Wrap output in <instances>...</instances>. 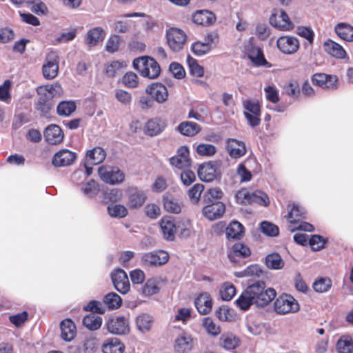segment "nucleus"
<instances>
[{"mask_svg":"<svg viewBox=\"0 0 353 353\" xmlns=\"http://www.w3.org/2000/svg\"><path fill=\"white\" fill-rule=\"evenodd\" d=\"M223 196V192L219 187H214L208 189L203 194V201L205 203L216 202V200L221 199Z\"/></svg>","mask_w":353,"mask_h":353,"instance_id":"49530a36","label":"nucleus"},{"mask_svg":"<svg viewBox=\"0 0 353 353\" xmlns=\"http://www.w3.org/2000/svg\"><path fill=\"white\" fill-rule=\"evenodd\" d=\"M332 286V281L328 278H321L313 284L314 290L320 293L327 292Z\"/></svg>","mask_w":353,"mask_h":353,"instance_id":"0e129e2a","label":"nucleus"},{"mask_svg":"<svg viewBox=\"0 0 353 353\" xmlns=\"http://www.w3.org/2000/svg\"><path fill=\"white\" fill-rule=\"evenodd\" d=\"M76 110V104L72 101H63L57 105V111L59 115L68 117Z\"/></svg>","mask_w":353,"mask_h":353,"instance_id":"3c124183","label":"nucleus"},{"mask_svg":"<svg viewBox=\"0 0 353 353\" xmlns=\"http://www.w3.org/2000/svg\"><path fill=\"white\" fill-rule=\"evenodd\" d=\"M124 345L117 338H111L103 345V353H123Z\"/></svg>","mask_w":353,"mask_h":353,"instance_id":"58836bf2","label":"nucleus"},{"mask_svg":"<svg viewBox=\"0 0 353 353\" xmlns=\"http://www.w3.org/2000/svg\"><path fill=\"white\" fill-rule=\"evenodd\" d=\"M76 154L68 150H61L57 152L52 159V164L57 167L67 166L73 163Z\"/></svg>","mask_w":353,"mask_h":353,"instance_id":"5701e85b","label":"nucleus"},{"mask_svg":"<svg viewBox=\"0 0 353 353\" xmlns=\"http://www.w3.org/2000/svg\"><path fill=\"white\" fill-rule=\"evenodd\" d=\"M284 264L283 260L278 253H272L265 257V265L269 269L281 270Z\"/></svg>","mask_w":353,"mask_h":353,"instance_id":"a18cd8bd","label":"nucleus"},{"mask_svg":"<svg viewBox=\"0 0 353 353\" xmlns=\"http://www.w3.org/2000/svg\"><path fill=\"white\" fill-rule=\"evenodd\" d=\"M215 19L214 14L208 10H198L192 15V21L201 26H210Z\"/></svg>","mask_w":353,"mask_h":353,"instance_id":"473e14b6","label":"nucleus"},{"mask_svg":"<svg viewBox=\"0 0 353 353\" xmlns=\"http://www.w3.org/2000/svg\"><path fill=\"white\" fill-rule=\"evenodd\" d=\"M269 21L271 26L279 30L289 31L294 27L288 14L282 9H273Z\"/></svg>","mask_w":353,"mask_h":353,"instance_id":"0eeeda50","label":"nucleus"},{"mask_svg":"<svg viewBox=\"0 0 353 353\" xmlns=\"http://www.w3.org/2000/svg\"><path fill=\"white\" fill-rule=\"evenodd\" d=\"M61 338L66 341H72L77 334L76 326L70 319H65L60 324Z\"/></svg>","mask_w":353,"mask_h":353,"instance_id":"2f4dec72","label":"nucleus"},{"mask_svg":"<svg viewBox=\"0 0 353 353\" xmlns=\"http://www.w3.org/2000/svg\"><path fill=\"white\" fill-rule=\"evenodd\" d=\"M37 92L39 95L37 108L43 113H47L53 106L52 99L61 95L63 90L59 83L41 85L37 88Z\"/></svg>","mask_w":353,"mask_h":353,"instance_id":"f257e3e1","label":"nucleus"},{"mask_svg":"<svg viewBox=\"0 0 353 353\" xmlns=\"http://www.w3.org/2000/svg\"><path fill=\"white\" fill-rule=\"evenodd\" d=\"M127 205L130 208H139L146 200L145 194L136 187H130L127 189Z\"/></svg>","mask_w":353,"mask_h":353,"instance_id":"dca6fc26","label":"nucleus"},{"mask_svg":"<svg viewBox=\"0 0 353 353\" xmlns=\"http://www.w3.org/2000/svg\"><path fill=\"white\" fill-rule=\"evenodd\" d=\"M193 339L190 334L182 333L175 340L174 350L179 353H185L192 350Z\"/></svg>","mask_w":353,"mask_h":353,"instance_id":"cd10ccee","label":"nucleus"},{"mask_svg":"<svg viewBox=\"0 0 353 353\" xmlns=\"http://www.w3.org/2000/svg\"><path fill=\"white\" fill-rule=\"evenodd\" d=\"M249 294V291L246 288L245 290L241 294L239 297L235 301V303L236 304L237 307L242 310H248L251 305H254L252 298Z\"/></svg>","mask_w":353,"mask_h":353,"instance_id":"de8ad7c7","label":"nucleus"},{"mask_svg":"<svg viewBox=\"0 0 353 353\" xmlns=\"http://www.w3.org/2000/svg\"><path fill=\"white\" fill-rule=\"evenodd\" d=\"M110 333L118 335L127 334L130 332V322L125 316H115L110 319L105 323Z\"/></svg>","mask_w":353,"mask_h":353,"instance_id":"9b49d317","label":"nucleus"},{"mask_svg":"<svg viewBox=\"0 0 353 353\" xmlns=\"http://www.w3.org/2000/svg\"><path fill=\"white\" fill-rule=\"evenodd\" d=\"M236 294V288L231 283H225L220 289V295L224 301H230Z\"/></svg>","mask_w":353,"mask_h":353,"instance_id":"13d9d810","label":"nucleus"},{"mask_svg":"<svg viewBox=\"0 0 353 353\" xmlns=\"http://www.w3.org/2000/svg\"><path fill=\"white\" fill-rule=\"evenodd\" d=\"M106 153L101 147H95L86 154L85 161L90 165H97L105 159Z\"/></svg>","mask_w":353,"mask_h":353,"instance_id":"c9c22d12","label":"nucleus"},{"mask_svg":"<svg viewBox=\"0 0 353 353\" xmlns=\"http://www.w3.org/2000/svg\"><path fill=\"white\" fill-rule=\"evenodd\" d=\"M254 305L264 307L269 304L276 296V291L272 288H266L263 281H257L247 287Z\"/></svg>","mask_w":353,"mask_h":353,"instance_id":"f03ea898","label":"nucleus"},{"mask_svg":"<svg viewBox=\"0 0 353 353\" xmlns=\"http://www.w3.org/2000/svg\"><path fill=\"white\" fill-rule=\"evenodd\" d=\"M235 198L236 202L239 204H252V192L245 188L237 191Z\"/></svg>","mask_w":353,"mask_h":353,"instance_id":"680f3d73","label":"nucleus"},{"mask_svg":"<svg viewBox=\"0 0 353 353\" xmlns=\"http://www.w3.org/2000/svg\"><path fill=\"white\" fill-rule=\"evenodd\" d=\"M312 81L313 84L322 88L334 90L337 88L338 78L334 75L317 73L313 75Z\"/></svg>","mask_w":353,"mask_h":353,"instance_id":"a211bd4d","label":"nucleus"},{"mask_svg":"<svg viewBox=\"0 0 353 353\" xmlns=\"http://www.w3.org/2000/svg\"><path fill=\"white\" fill-rule=\"evenodd\" d=\"M81 191L88 197H93L97 194L99 188L97 182L90 180L85 185L81 188Z\"/></svg>","mask_w":353,"mask_h":353,"instance_id":"338daca9","label":"nucleus"},{"mask_svg":"<svg viewBox=\"0 0 353 353\" xmlns=\"http://www.w3.org/2000/svg\"><path fill=\"white\" fill-rule=\"evenodd\" d=\"M167 43L174 52L181 50L187 41L185 32L179 28H170L166 32Z\"/></svg>","mask_w":353,"mask_h":353,"instance_id":"6e6552de","label":"nucleus"},{"mask_svg":"<svg viewBox=\"0 0 353 353\" xmlns=\"http://www.w3.org/2000/svg\"><path fill=\"white\" fill-rule=\"evenodd\" d=\"M59 57L57 52H49L45 59L42 66L43 76L46 79L51 80L54 79L59 72Z\"/></svg>","mask_w":353,"mask_h":353,"instance_id":"423d86ee","label":"nucleus"},{"mask_svg":"<svg viewBox=\"0 0 353 353\" xmlns=\"http://www.w3.org/2000/svg\"><path fill=\"white\" fill-rule=\"evenodd\" d=\"M336 34L343 40L353 41V26L346 23H338L334 28Z\"/></svg>","mask_w":353,"mask_h":353,"instance_id":"4c0bfd02","label":"nucleus"},{"mask_svg":"<svg viewBox=\"0 0 353 353\" xmlns=\"http://www.w3.org/2000/svg\"><path fill=\"white\" fill-rule=\"evenodd\" d=\"M339 353H352L353 352V341L347 337H341L336 343Z\"/></svg>","mask_w":353,"mask_h":353,"instance_id":"864d4df0","label":"nucleus"},{"mask_svg":"<svg viewBox=\"0 0 353 353\" xmlns=\"http://www.w3.org/2000/svg\"><path fill=\"white\" fill-rule=\"evenodd\" d=\"M243 226L238 221H232L226 228V236L228 239H239L243 235Z\"/></svg>","mask_w":353,"mask_h":353,"instance_id":"79ce46f5","label":"nucleus"},{"mask_svg":"<svg viewBox=\"0 0 353 353\" xmlns=\"http://www.w3.org/2000/svg\"><path fill=\"white\" fill-rule=\"evenodd\" d=\"M262 273H263V271L259 265H251L243 271L235 272L234 275L239 278L248 277V276H254V277L259 278L261 276Z\"/></svg>","mask_w":353,"mask_h":353,"instance_id":"8fccbe9b","label":"nucleus"},{"mask_svg":"<svg viewBox=\"0 0 353 353\" xmlns=\"http://www.w3.org/2000/svg\"><path fill=\"white\" fill-rule=\"evenodd\" d=\"M161 229L165 239L174 240L176 232V224L170 216L163 217L160 223Z\"/></svg>","mask_w":353,"mask_h":353,"instance_id":"393cba45","label":"nucleus"},{"mask_svg":"<svg viewBox=\"0 0 353 353\" xmlns=\"http://www.w3.org/2000/svg\"><path fill=\"white\" fill-rule=\"evenodd\" d=\"M244 51L248 55V58L256 65H265L267 61L264 58L262 50L254 46L252 43L251 39L245 41Z\"/></svg>","mask_w":353,"mask_h":353,"instance_id":"f8f14e48","label":"nucleus"},{"mask_svg":"<svg viewBox=\"0 0 353 353\" xmlns=\"http://www.w3.org/2000/svg\"><path fill=\"white\" fill-rule=\"evenodd\" d=\"M203 190L204 185L200 183H196L192 187L188 190V196L190 201L194 204L198 203L201 198V194Z\"/></svg>","mask_w":353,"mask_h":353,"instance_id":"bf43d9fd","label":"nucleus"},{"mask_svg":"<svg viewBox=\"0 0 353 353\" xmlns=\"http://www.w3.org/2000/svg\"><path fill=\"white\" fill-rule=\"evenodd\" d=\"M103 302L110 309H117L121 305L122 299L117 294L111 292L104 296Z\"/></svg>","mask_w":353,"mask_h":353,"instance_id":"4d7b16f0","label":"nucleus"},{"mask_svg":"<svg viewBox=\"0 0 353 353\" xmlns=\"http://www.w3.org/2000/svg\"><path fill=\"white\" fill-rule=\"evenodd\" d=\"M251 254L250 248L245 244L238 242L233 245L232 252L228 254L231 261L236 262V256L247 257Z\"/></svg>","mask_w":353,"mask_h":353,"instance_id":"a19ab883","label":"nucleus"},{"mask_svg":"<svg viewBox=\"0 0 353 353\" xmlns=\"http://www.w3.org/2000/svg\"><path fill=\"white\" fill-rule=\"evenodd\" d=\"M125 66V64L124 62L113 61L106 65L105 72L108 76L113 77L116 76L120 72V70Z\"/></svg>","mask_w":353,"mask_h":353,"instance_id":"e2e57ef3","label":"nucleus"},{"mask_svg":"<svg viewBox=\"0 0 353 353\" xmlns=\"http://www.w3.org/2000/svg\"><path fill=\"white\" fill-rule=\"evenodd\" d=\"M169 260L167 252L159 250L145 253L142 255L141 261L143 265L154 267L165 264Z\"/></svg>","mask_w":353,"mask_h":353,"instance_id":"9d476101","label":"nucleus"},{"mask_svg":"<svg viewBox=\"0 0 353 353\" xmlns=\"http://www.w3.org/2000/svg\"><path fill=\"white\" fill-rule=\"evenodd\" d=\"M276 46L282 53L292 54L298 50L299 41L292 36H282L277 39Z\"/></svg>","mask_w":353,"mask_h":353,"instance_id":"ddd939ff","label":"nucleus"},{"mask_svg":"<svg viewBox=\"0 0 353 353\" xmlns=\"http://www.w3.org/2000/svg\"><path fill=\"white\" fill-rule=\"evenodd\" d=\"M160 278H152L146 281L142 288L141 294L145 296H150L157 294L159 292Z\"/></svg>","mask_w":353,"mask_h":353,"instance_id":"ea45409f","label":"nucleus"},{"mask_svg":"<svg viewBox=\"0 0 353 353\" xmlns=\"http://www.w3.org/2000/svg\"><path fill=\"white\" fill-rule=\"evenodd\" d=\"M274 305L275 312L279 314L294 313L299 310L297 301L292 296L286 294L279 296Z\"/></svg>","mask_w":353,"mask_h":353,"instance_id":"39448f33","label":"nucleus"},{"mask_svg":"<svg viewBox=\"0 0 353 353\" xmlns=\"http://www.w3.org/2000/svg\"><path fill=\"white\" fill-rule=\"evenodd\" d=\"M99 346V341L95 336H88L84 341L75 346L74 353H93Z\"/></svg>","mask_w":353,"mask_h":353,"instance_id":"c85d7f7f","label":"nucleus"},{"mask_svg":"<svg viewBox=\"0 0 353 353\" xmlns=\"http://www.w3.org/2000/svg\"><path fill=\"white\" fill-rule=\"evenodd\" d=\"M221 345L227 350L235 349L239 345V339L231 333L223 334L220 338Z\"/></svg>","mask_w":353,"mask_h":353,"instance_id":"c03bdc74","label":"nucleus"},{"mask_svg":"<svg viewBox=\"0 0 353 353\" xmlns=\"http://www.w3.org/2000/svg\"><path fill=\"white\" fill-rule=\"evenodd\" d=\"M105 37V32L101 27H94L90 29L85 37V43L92 48L103 41Z\"/></svg>","mask_w":353,"mask_h":353,"instance_id":"412c9836","label":"nucleus"},{"mask_svg":"<svg viewBox=\"0 0 353 353\" xmlns=\"http://www.w3.org/2000/svg\"><path fill=\"white\" fill-rule=\"evenodd\" d=\"M133 67L143 77L150 79L157 78L161 72V68L159 63L150 57H141L133 61Z\"/></svg>","mask_w":353,"mask_h":353,"instance_id":"7ed1b4c3","label":"nucleus"},{"mask_svg":"<svg viewBox=\"0 0 353 353\" xmlns=\"http://www.w3.org/2000/svg\"><path fill=\"white\" fill-rule=\"evenodd\" d=\"M188 63L189 65L190 72L191 74L196 77H201L203 76V68L201 65H200L194 59L188 57Z\"/></svg>","mask_w":353,"mask_h":353,"instance_id":"69168bd1","label":"nucleus"},{"mask_svg":"<svg viewBox=\"0 0 353 353\" xmlns=\"http://www.w3.org/2000/svg\"><path fill=\"white\" fill-rule=\"evenodd\" d=\"M100 179L110 185L120 184L125 180V174L117 167L102 165L98 169Z\"/></svg>","mask_w":353,"mask_h":353,"instance_id":"20e7f679","label":"nucleus"},{"mask_svg":"<svg viewBox=\"0 0 353 353\" xmlns=\"http://www.w3.org/2000/svg\"><path fill=\"white\" fill-rule=\"evenodd\" d=\"M215 315L221 321H231L234 319V311L228 306L223 305L215 311Z\"/></svg>","mask_w":353,"mask_h":353,"instance_id":"5fc2aeb1","label":"nucleus"},{"mask_svg":"<svg viewBox=\"0 0 353 353\" xmlns=\"http://www.w3.org/2000/svg\"><path fill=\"white\" fill-rule=\"evenodd\" d=\"M257 203L261 205L268 206L270 203L268 195L260 190L252 192V203Z\"/></svg>","mask_w":353,"mask_h":353,"instance_id":"774afa93","label":"nucleus"},{"mask_svg":"<svg viewBox=\"0 0 353 353\" xmlns=\"http://www.w3.org/2000/svg\"><path fill=\"white\" fill-rule=\"evenodd\" d=\"M198 312L203 315L210 312L212 307V303L210 296L208 293L201 294L194 301Z\"/></svg>","mask_w":353,"mask_h":353,"instance_id":"c756f323","label":"nucleus"},{"mask_svg":"<svg viewBox=\"0 0 353 353\" xmlns=\"http://www.w3.org/2000/svg\"><path fill=\"white\" fill-rule=\"evenodd\" d=\"M323 48L325 51L333 57L343 59L346 56V52L343 48L332 40L325 41L323 43Z\"/></svg>","mask_w":353,"mask_h":353,"instance_id":"72a5a7b5","label":"nucleus"},{"mask_svg":"<svg viewBox=\"0 0 353 353\" xmlns=\"http://www.w3.org/2000/svg\"><path fill=\"white\" fill-rule=\"evenodd\" d=\"M83 324L90 330H97L102 325V318L95 314L90 313L83 318Z\"/></svg>","mask_w":353,"mask_h":353,"instance_id":"37998d69","label":"nucleus"},{"mask_svg":"<svg viewBox=\"0 0 353 353\" xmlns=\"http://www.w3.org/2000/svg\"><path fill=\"white\" fill-rule=\"evenodd\" d=\"M225 211L223 203L218 201L208 203L202 210L203 215L208 220L213 221L221 218Z\"/></svg>","mask_w":353,"mask_h":353,"instance_id":"f3484780","label":"nucleus"},{"mask_svg":"<svg viewBox=\"0 0 353 353\" xmlns=\"http://www.w3.org/2000/svg\"><path fill=\"white\" fill-rule=\"evenodd\" d=\"M111 278L115 289L121 294H126L130 288V284L125 272L121 269L115 270L111 274Z\"/></svg>","mask_w":353,"mask_h":353,"instance_id":"4468645a","label":"nucleus"},{"mask_svg":"<svg viewBox=\"0 0 353 353\" xmlns=\"http://www.w3.org/2000/svg\"><path fill=\"white\" fill-rule=\"evenodd\" d=\"M217 36L215 34H209L204 42L197 41L192 45L193 53L197 56H203L208 53L217 42Z\"/></svg>","mask_w":353,"mask_h":353,"instance_id":"2eb2a0df","label":"nucleus"},{"mask_svg":"<svg viewBox=\"0 0 353 353\" xmlns=\"http://www.w3.org/2000/svg\"><path fill=\"white\" fill-rule=\"evenodd\" d=\"M202 326L206 332L213 336H216L221 333V327L215 323L210 317H204L202 319Z\"/></svg>","mask_w":353,"mask_h":353,"instance_id":"09e8293b","label":"nucleus"},{"mask_svg":"<svg viewBox=\"0 0 353 353\" xmlns=\"http://www.w3.org/2000/svg\"><path fill=\"white\" fill-rule=\"evenodd\" d=\"M108 212L110 216L114 218H123L128 214L126 207L121 204H111L108 205Z\"/></svg>","mask_w":353,"mask_h":353,"instance_id":"6e6d98bb","label":"nucleus"},{"mask_svg":"<svg viewBox=\"0 0 353 353\" xmlns=\"http://www.w3.org/2000/svg\"><path fill=\"white\" fill-rule=\"evenodd\" d=\"M199 179L205 182H211L216 178V168L211 162L203 163L198 168Z\"/></svg>","mask_w":353,"mask_h":353,"instance_id":"a878e982","label":"nucleus"},{"mask_svg":"<svg viewBox=\"0 0 353 353\" xmlns=\"http://www.w3.org/2000/svg\"><path fill=\"white\" fill-rule=\"evenodd\" d=\"M165 123L161 119H154L148 121L144 128L145 133L153 137L160 134L165 128Z\"/></svg>","mask_w":353,"mask_h":353,"instance_id":"e433bc0d","label":"nucleus"},{"mask_svg":"<svg viewBox=\"0 0 353 353\" xmlns=\"http://www.w3.org/2000/svg\"><path fill=\"white\" fill-rule=\"evenodd\" d=\"M196 153L203 157H211L213 156L216 149L214 145L209 143H200L196 146Z\"/></svg>","mask_w":353,"mask_h":353,"instance_id":"052dcab7","label":"nucleus"},{"mask_svg":"<svg viewBox=\"0 0 353 353\" xmlns=\"http://www.w3.org/2000/svg\"><path fill=\"white\" fill-rule=\"evenodd\" d=\"M243 106L244 116L249 125L252 127L259 125L261 122V110L258 101L250 99L245 100L243 102Z\"/></svg>","mask_w":353,"mask_h":353,"instance_id":"1a4fd4ad","label":"nucleus"},{"mask_svg":"<svg viewBox=\"0 0 353 353\" xmlns=\"http://www.w3.org/2000/svg\"><path fill=\"white\" fill-rule=\"evenodd\" d=\"M177 130L182 135L194 137L201 132V127L194 122L183 121L177 126Z\"/></svg>","mask_w":353,"mask_h":353,"instance_id":"f704fd0d","label":"nucleus"},{"mask_svg":"<svg viewBox=\"0 0 353 353\" xmlns=\"http://www.w3.org/2000/svg\"><path fill=\"white\" fill-rule=\"evenodd\" d=\"M305 214V209L296 204H293L290 212L287 216L289 222L292 223H298L301 218L304 217Z\"/></svg>","mask_w":353,"mask_h":353,"instance_id":"603ef678","label":"nucleus"},{"mask_svg":"<svg viewBox=\"0 0 353 353\" xmlns=\"http://www.w3.org/2000/svg\"><path fill=\"white\" fill-rule=\"evenodd\" d=\"M153 323L154 318L147 313H142L138 315L135 319L136 328L142 334L150 332Z\"/></svg>","mask_w":353,"mask_h":353,"instance_id":"bb28decb","label":"nucleus"},{"mask_svg":"<svg viewBox=\"0 0 353 353\" xmlns=\"http://www.w3.org/2000/svg\"><path fill=\"white\" fill-rule=\"evenodd\" d=\"M227 151L230 156L234 159L240 158L246 153L245 145L243 141L235 139H228L227 141Z\"/></svg>","mask_w":353,"mask_h":353,"instance_id":"b1692460","label":"nucleus"},{"mask_svg":"<svg viewBox=\"0 0 353 353\" xmlns=\"http://www.w3.org/2000/svg\"><path fill=\"white\" fill-rule=\"evenodd\" d=\"M146 92L158 103H163L168 99V92L166 87L161 83H154L146 88Z\"/></svg>","mask_w":353,"mask_h":353,"instance_id":"4be33fe9","label":"nucleus"},{"mask_svg":"<svg viewBox=\"0 0 353 353\" xmlns=\"http://www.w3.org/2000/svg\"><path fill=\"white\" fill-rule=\"evenodd\" d=\"M170 163L172 166L179 169L188 168L190 165L188 148L185 146L180 147L176 154L170 159Z\"/></svg>","mask_w":353,"mask_h":353,"instance_id":"6ab92c4d","label":"nucleus"},{"mask_svg":"<svg viewBox=\"0 0 353 353\" xmlns=\"http://www.w3.org/2000/svg\"><path fill=\"white\" fill-rule=\"evenodd\" d=\"M63 133L61 128L55 124L48 125L44 130V138L51 145H57L62 142Z\"/></svg>","mask_w":353,"mask_h":353,"instance_id":"aec40b11","label":"nucleus"},{"mask_svg":"<svg viewBox=\"0 0 353 353\" xmlns=\"http://www.w3.org/2000/svg\"><path fill=\"white\" fill-rule=\"evenodd\" d=\"M183 206V202L173 196L170 194L163 196V208L166 212L179 214L181 212Z\"/></svg>","mask_w":353,"mask_h":353,"instance_id":"7c9ffc66","label":"nucleus"}]
</instances>
